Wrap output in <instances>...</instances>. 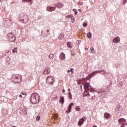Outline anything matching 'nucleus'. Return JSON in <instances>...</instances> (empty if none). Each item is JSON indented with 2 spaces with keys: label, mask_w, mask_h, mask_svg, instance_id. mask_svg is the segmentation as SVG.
I'll return each instance as SVG.
<instances>
[{
  "label": "nucleus",
  "mask_w": 127,
  "mask_h": 127,
  "mask_svg": "<svg viewBox=\"0 0 127 127\" xmlns=\"http://www.w3.org/2000/svg\"><path fill=\"white\" fill-rule=\"evenodd\" d=\"M39 95L36 93H33L30 98L31 104H38L39 103Z\"/></svg>",
  "instance_id": "1"
},
{
  "label": "nucleus",
  "mask_w": 127,
  "mask_h": 127,
  "mask_svg": "<svg viewBox=\"0 0 127 127\" xmlns=\"http://www.w3.org/2000/svg\"><path fill=\"white\" fill-rule=\"evenodd\" d=\"M47 84L48 85H53L54 84V77L52 76H49L46 79Z\"/></svg>",
  "instance_id": "2"
},
{
  "label": "nucleus",
  "mask_w": 127,
  "mask_h": 127,
  "mask_svg": "<svg viewBox=\"0 0 127 127\" xmlns=\"http://www.w3.org/2000/svg\"><path fill=\"white\" fill-rule=\"evenodd\" d=\"M126 119L123 118H121L118 120V123L121 125V127H125L127 126V123H126Z\"/></svg>",
  "instance_id": "3"
},
{
  "label": "nucleus",
  "mask_w": 127,
  "mask_h": 127,
  "mask_svg": "<svg viewBox=\"0 0 127 127\" xmlns=\"http://www.w3.org/2000/svg\"><path fill=\"white\" fill-rule=\"evenodd\" d=\"M60 59L62 61H64L66 59V55L64 53H61L60 56Z\"/></svg>",
  "instance_id": "4"
},
{
  "label": "nucleus",
  "mask_w": 127,
  "mask_h": 127,
  "mask_svg": "<svg viewBox=\"0 0 127 127\" xmlns=\"http://www.w3.org/2000/svg\"><path fill=\"white\" fill-rule=\"evenodd\" d=\"M113 43H120L121 42V38L119 37H116L113 39Z\"/></svg>",
  "instance_id": "5"
},
{
  "label": "nucleus",
  "mask_w": 127,
  "mask_h": 127,
  "mask_svg": "<svg viewBox=\"0 0 127 127\" xmlns=\"http://www.w3.org/2000/svg\"><path fill=\"white\" fill-rule=\"evenodd\" d=\"M23 23H26L28 22V16L27 15H25L23 17Z\"/></svg>",
  "instance_id": "6"
},
{
  "label": "nucleus",
  "mask_w": 127,
  "mask_h": 127,
  "mask_svg": "<svg viewBox=\"0 0 127 127\" xmlns=\"http://www.w3.org/2000/svg\"><path fill=\"white\" fill-rule=\"evenodd\" d=\"M50 73V68H47L43 72V75H48Z\"/></svg>",
  "instance_id": "7"
},
{
  "label": "nucleus",
  "mask_w": 127,
  "mask_h": 127,
  "mask_svg": "<svg viewBox=\"0 0 127 127\" xmlns=\"http://www.w3.org/2000/svg\"><path fill=\"white\" fill-rule=\"evenodd\" d=\"M6 65H10V64H11V60L10 59V58H6Z\"/></svg>",
  "instance_id": "8"
},
{
  "label": "nucleus",
  "mask_w": 127,
  "mask_h": 127,
  "mask_svg": "<svg viewBox=\"0 0 127 127\" xmlns=\"http://www.w3.org/2000/svg\"><path fill=\"white\" fill-rule=\"evenodd\" d=\"M74 105V103H71L68 108V110L66 111V112L67 113V114H69V113H70L71 112V110H72V106H73Z\"/></svg>",
  "instance_id": "9"
},
{
  "label": "nucleus",
  "mask_w": 127,
  "mask_h": 127,
  "mask_svg": "<svg viewBox=\"0 0 127 127\" xmlns=\"http://www.w3.org/2000/svg\"><path fill=\"white\" fill-rule=\"evenodd\" d=\"M21 75L20 74H14L12 76L13 79H15V80H18L19 78H21Z\"/></svg>",
  "instance_id": "10"
},
{
  "label": "nucleus",
  "mask_w": 127,
  "mask_h": 127,
  "mask_svg": "<svg viewBox=\"0 0 127 127\" xmlns=\"http://www.w3.org/2000/svg\"><path fill=\"white\" fill-rule=\"evenodd\" d=\"M101 72H105L106 70H100V71L96 70V71H93V72L91 73L90 75H91V76H93V75H94V74H96V73H101Z\"/></svg>",
  "instance_id": "11"
},
{
  "label": "nucleus",
  "mask_w": 127,
  "mask_h": 127,
  "mask_svg": "<svg viewBox=\"0 0 127 127\" xmlns=\"http://www.w3.org/2000/svg\"><path fill=\"white\" fill-rule=\"evenodd\" d=\"M104 117L106 120H109V118H111V114H110L109 113H106L104 114Z\"/></svg>",
  "instance_id": "12"
},
{
  "label": "nucleus",
  "mask_w": 127,
  "mask_h": 127,
  "mask_svg": "<svg viewBox=\"0 0 127 127\" xmlns=\"http://www.w3.org/2000/svg\"><path fill=\"white\" fill-rule=\"evenodd\" d=\"M55 8L54 7H47V10L48 11H54Z\"/></svg>",
  "instance_id": "13"
},
{
  "label": "nucleus",
  "mask_w": 127,
  "mask_h": 127,
  "mask_svg": "<svg viewBox=\"0 0 127 127\" xmlns=\"http://www.w3.org/2000/svg\"><path fill=\"white\" fill-rule=\"evenodd\" d=\"M83 123H84V118H81L78 121V126H81L83 125Z\"/></svg>",
  "instance_id": "14"
},
{
  "label": "nucleus",
  "mask_w": 127,
  "mask_h": 127,
  "mask_svg": "<svg viewBox=\"0 0 127 127\" xmlns=\"http://www.w3.org/2000/svg\"><path fill=\"white\" fill-rule=\"evenodd\" d=\"M55 6H57V7H59V8H61V7H63V4L61 3H58L55 4Z\"/></svg>",
  "instance_id": "15"
},
{
  "label": "nucleus",
  "mask_w": 127,
  "mask_h": 127,
  "mask_svg": "<svg viewBox=\"0 0 127 127\" xmlns=\"http://www.w3.org/2000/svg\"><path fill=\"white\" fill-rule=\"evenodd\" d=\"M67 17H71V22H72V23H74V22H75V18L73 17V15H69L67 16Z\"/></svg>",
  "instance_id": "16"
},
{
  "label": "nucleus",
  "mask_w": 127,
  "mask_h": 127,
  "mask_svg": "<svg viewBox=\"0 0 127 127\" xmlns=\"http://www.w3.org/2000/svg\"><path fill=\"white\" fill-rule=\"evenodd\" d=\"M87 37H88L89 39L92 38V33L91 32H88L87 33Z\"/></svg>",
  "instance_id": "17"
},
{
  "label": "nucleus",
  "mask_w": 127,
  "mask_h": 127,
  "mask_svg": "<svg viewBox=\"0 0 127 127\" xmlns=\"http://www.w3.org/2000/svg\"><path fill=\"white\" fill-rule=\"evenodd\" d=\"M71 42H68L67 43V46L68 48H72V46L71 45Z\"/></svg>",
  "instance_id": "18"
},
{
  "label": "nucleus",
  "mask_w": 127,
  "mask_h": 127,
  "mask_svg": "<svg viewBox=\"0 0 127 127\" xmlns=\"http://www.w3.org/2000/svg\"><path fill=\"white\" fill-rule=\"evenodd\" d=\"M84 89L89 90V84L87 83L84 85Z\"/></svg>",
  "instance_id": "19"
},
{
  "label": "nucleus",
  "mask_w": 127,
  "mask_h": 127,
  "mask_svg": "<svg viewBox=\"0 0 127 127\" xmlns=\"http://www.w3.org/2000/svg\"><path fill=\"white\" fill-rule=\"evenodd\" d=\"M13 53H17V48H14L12 50Z\"/></svg>",
  "instance_id": "20"
},
{
  "label": "nucleus",
  "mask_w": 127,
  "mask_h": 127,
  "mask_svg": "<svg viewBox=\"0 0 127 127\" xmlns=\"http://www.w3.org/2000/svg\"><path fill=\"white\" fill-rule=\"evenodd\" d=\"M90 50H91V53H93V54L95 53V50H94V48L93 47H91L90 48Z\"/></svg>",
  "instance_id": "21"
},
{
  "label": "nucleus",
  "mask_w": 127,
  "mask_h": 127,
  "mask_svg": "<svg viewBox=\"0 0 127 127\" xmlns=\"http://www.w3.org/2000/svg\"><path fill=\"white\" fill-rule=\"evenodd\" d=\"M61 103H62V104H64V97H62L61 98Z\"/></svg>",
  "instance_id": "22"
},
{
  "label": "nucleus",
  "mask_w": 127,
  "mask_h": 127,
  "mask_svg": "<svg viewBox=\"0 0 127 127\" xmlns=\"http://www.w3.org/2000/svg\"><path fill=\"white\" fill-rule=\"evenodd\" d=\"M75 111H78L79 112V111H81V108H80V107L77 106L75 108Z\"/></svg>",
  "instance_id": "23"
},
{
  "label": "nucleus",
  "mask_w": 127,
  "mask_h": 127,
  "mask_svg": "<svg viewBox=\"0 0 127 127\" xmlns=\"http://www.w3.org/2000/svg\"><path fill=\"white\" fill-rule=\"evenodd\" d=\"M64 37V36L62 34L60 35L59 37V38L60 39H61V40H62V39H63V38Z\"/></svg>",
  "instance_id": "24"
},
{
  "label": "nucleus",
  "mask_w": 127,
  "mask_h": 127,
  "mask_svg": "<svg viewBox=\"0 0 127 127\" xmlns=\"http://www.w3.org/2000/svg\"><path fill=\"white\" fill-rule=\"evenodd\" d=\"M83 27H87V26H88V24H87L86 22H84L83 23Z\"/></svg>",
  "instance_id": "25"
},
{
  "label": "nucleus",
  "mask_w": 127,
  "mask_h": 127,
  "mask_svg": "<svg viewBox=\"0 0 127 127\" xmlns=\"http://www.w3.org/2000/svg\"><path fill=\"white\" fill-rule=\"evenodd\" d=\"M31 0H22L23 2H29Z\"/></svg>",
  "instance_id": "26"
},
{
  "label": "nucleus",
  "mask_w": 127,
  "mask_h": 127,
  "mask_svg": "<svg viewBox=\"0 0 127 127\" xmlns=\"http://www.w3.org/2000/svg\"><path fill=\"white\" fill-rule=\"evenodd\" d=\"M53 56H54L53 54H50L49 55V58H50V59H52V58H53Z\"/></svg>",
  "instance_id": "27"
},
{
  "label": "nucleus",
  "mask_w": 127,
  "mask_h": 127,
  "mask_svg": "<svg viewBox=\"0 0 127 127\" xmlns=\"http://www.w3.org/2000/svg\"><path fill=\"white\" fill-rule=\"evenodd\" d=\"M36 121H39V120H40V116H38L37 117V118H36Z\"/></svg>",
  "instance_id": "28"
},
{
  "label": "nucleus",
  "mask_w": 127,
  "mask_h": 127,
  "mask_svg": "<svg viewBox=\"0 0 127 127\" xmlns=\"http://www.w3.org/2000/svg\"><path fill=\"white\" fill-rule=\"evenodd\" d=\"M70 71L72 73H74V68H70Z\"/></svg>",
  "instance_id": "29"
},
{
  "label": "nucleus",
  "mask_w": 127,
  "mask_h": 127,
  "mask_svg": "<svg viewBox=\"0 0 127 127\" xmlns=\"http://www.w3.org/2000/svg\"><path fill=\"white\" fill-rule=\"evenodd\" d=\"M78 4H79V5H83V2H78Z\"/></svg>",
  "instance_id": "30"
},
{
  "label": "nucleus",
  "mask_w": 127,
  "mask_h": 127,
  "mask_svg": "<svg viewBox=\"0 0 127 127\" xmlns=\"http://www.w3.org/2000/svg\"><path fill=\"white\" fill-rule=\"evenodd\" d=\"M118 109H119V111H122L123 110V108H122V107H119V108Z\"/></svg>",
  "instance_id": "31"
},
{
  "label": "nucleus",
  "mask_w": 127,
  "mask_h": 127,
  "mask_svg": "<svg viewBox=\"0 0 127 127\" xmlns=\"http://www.w3.org/2000/svg\"><path fill=\"white\" fill-rule=\"evenodd\" d=\"M68 98H69V99H70V100H72V95H69Z\"/></svg>",
  "instance_id": "32"
},
{
  "label": "nucleus",
  "mask_w": 127,
  "mask_h": 127,
  "mask_svg": "<svg viewBox=\"0 0 127 127\" xmlns=\"http://www.w3.org/2000/svg\"><path fill=\"white\" fill-rule=\"evenodd\" d=\"M30 1H31L30 4H32L33 3V1L32 0H31Z\"/></svg>",
  "instance_id": "33"
},
{
  "label": "nucleus",
  "mask_w": 127,
  "mask_h": 127,
  "mask_svg": "<svg viewBox=\"0 0 127 127\" xmlns=\"http://www.w3.org/2000/svg\"><path fill=\"white\" fill-rule=\"evenodd\" d=\"M71 95H72V94L71 93V92H69L68 93V96H71Z\"/></svg>",
  "instance_id": "34"
},
{
  "label": "nucleus",
  "mask_w": 127,
  "mask_h": 127,
  "mask_svg": "<svg viewBox=\"0 0 127 127\" xmlns=\"http://www.w3.org/2000/svg\"><path fill=\"white\" fill-rule=\"evenodd\" d=\"M103 72L102 74H103V75H105V74H107V72H106V71H105V72Z\"/></svg>",
  "instance_id": "35"
},
{
  "label": "nucleus",
  "mask_w": 127,
  "mask_h": 127,
  "mask_svg": "<svg viewBox=\"0 0 127 127\" xmlns=\"http://www.w3.org/2000/svg\"><path fill=\"white\" fill-rule=\"evenodd\" d=\"M74 13H75V14H77V13H78V11H75Z\"/></svg>",
  "instance_id": "36"
},
{
  "label": "nucleus",
  "mask_w": 127,
  "mask_h": 127,
  "mask_svg": "<svg viewBox=\"0 0 127 127\" xmlns=\"http://www.w3.org/2000/svg\"><path fill=\"white\" fill-rule=\"evenodd\" d=\"M78 10V11H79V12H81V11H82V10L80 9H79Z\"/></svg>",
  "instance_id": "37"
},
{
  "label": "nucleus",
  "mask_w": 127,
  "mask_h": 127,
  "mask_svg": "<svg viewBox=\"0 0 127 127\" xmlns=\"http://www.w3.org/2000/svg\"><path fill=\"white\" fill-rule=\"evenodd\" d=\"M63 93H65V89H64L63 90Z\"/></svg>",
  "instance_id": "38"
},
{
  "label": "nucleus",
  "mask_w": 127,
  "mask_h": 127,
  "mask_svg": "<svg viewBox=\"0 0 127 127\" xmlns=\"http://www.w3.org/2000/svg\"><path fill=\"white\" fill-rule=\"evenodd\" d=\"M19 97H20V98H22V95H19Z\"/></svg>",
  "instance_id": "39"
},
{
  "label": "nucleus",
  "mask_w": 127,
  "mask_h": 127,
  "mask_svg": "<svg viewBox=\"0 0 127 127\" xmlns=\"http://www.w3.org/2000/svg\"><path fill=\"white\" fill-rule=\"evenodd\" d=\"M58 98V96H56V97H54V99H57Z\"/></svg>",
  "instance_id": "40"
},
{
  "label": "nucleus",
  "mask_w": 127,
  "mask_h": 127,
  "mask_svg": "<svg viewBox=\"0 0 127 127\" xmlns=\"http://www.w3.org/2000/svg\"><path fill=\"white\" fill-rule=\"evenodd\" d=\"M124 1H125V2H124V3H126V2H127V0H124Z\"/></svg>",
  "instance_id": "41"
},
{
  "label": "nucleus",
  "mask_w": 127,
  "mask_h": 127,
  "mask_svg": "<svg viewBox=\"0 0 127 127\" xmlns=\"http://www.w3.org/2000/svg\"><path fill=\"white\" fill-rule=\"evenodd\" d=\"M70 69L67 70V73H70Z\"/></svg>",
  "instance_id": "42"
},
{
  "label": "nucleus",
  "mask_w": 127,
  "mask_h": 127,
  "mask_svg": "<svg viewBox=\"0 0 127 127\" xmlns=\"http://www.w3.org/2000/svg\"><path fill=\"white\" fill-rule=\"evenodd\" d=\"M108 75H109V78H110L111 74L110 73H108Z\"/></svg>",
  "instance_id": "43"
},
{
  "label": "nucleus",
  "mask_w": 127,
  "mask_h": 127,
  "mask_svg": "<svg viewBox=\"0 0 127 127\" xmlns=\"http://www.w3.org/2000/svg\"><path fill=\"white\" fill-rule=\"evenodd\" d=\"M67 90L68 91V92H70V91H71V90L70 89V88H68V89H67Z\"/></svg>",
  "instance_id": "44"
},
{
  "label": "nucleus",
  "mask_w": 127,
  "mask_h": 127,
  "mask_svg": "<svg viewBox=\"0 0 127 127\" xmlns=\"http://www.w3.org/2000/svg\"><path fill=\"white\" fill-rule=\"evenodd\" d=\"M22 95H25V93H22Z\"/></svg>",
  "instance_id": "45"
},
{
  "label": "nucleus",
  "mask_w": 127,
  "mask_h": 127,
  "mask_svg": "<svg viewBox=\"0 0 127 127\" xmlns=\"http://www.w3.org/2000/svg\"><path fill=\"white\" fill-rule=\"evenodd\" d=\"M88 96H91V95H90V93H88Z\"/></svg>",
  "instance_id": "46"
},
{
  "label": "nucleus",
  "mask_w": 127,
  "mask_h": 127,
  "mask_svg": "<svg viewBox=\"0 0 127 127\" xmlns=\"http://www.w3.org/2000/svg\"><path fill=\"white\" fill-rule=\"evenodd\" d=\"M93 127H97V126L96 125H94Z\"/></svg>",
  "instance_id": "47"
},
{
  "label": "nucleus",
  "mask_w": 127,
  "mask_h": 127,
  "mask_svg": "<svg viewBox=\"0 0 127 127\" xmlns=\"http://www.w3.org/2000/svg\"><path fill=\"white\" fill-rule=\"evenodd\" d=\"M85 50H88V48H86Z\"/></svg>",
  "instance_id": "48"
},
{
  "label": "nucleus",
  "mask_w": 127,
  "mask_h": 127,
  "mask_svg": "<svg viewBox=\"0 0 127 127\" xmlns=\"http://www.w3.org/2000/svg\"><path fill=\"white\" fill-rule=\"evenodd\" d=\"M107 78H108V79H110V78L111 77H108L107 76H106Z\"/></svg>",
  "instance_id": "49"
},
{
  "label": "nucleus",
  "mask_w": 127,
  "mask_h": 127,
  "mask_svg": "<svg viewBox=\"0 0 127 127\" xmlns=\"http://www.w3.org/2000/svg\"><path fill=\"white\" fill-rule=\"evenodd\" d=\"M75 10H76L75 9H73V11H75Z\"/></svg>",
  "instance_id": "50"
},
{
  "label": "nucleus",
  "mask_w": 127,
  "mask_h": 127,
  "mask_svg": "<svg viewBox=\"0 0 127 127\" xmlns=\"http://www.w3.org/2000/svg\"><path fill=\"white\" fill-rule=\"evenodd\" d=\"M47 31H48V32H49V30H48Z\"/></svg>",
  "instance_id": "51"
}]
</instances>
